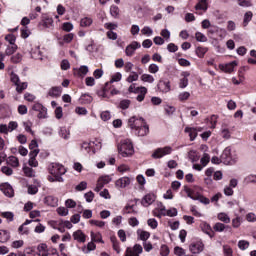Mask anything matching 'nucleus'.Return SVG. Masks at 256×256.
I'll return each instance as SVG.
<instances>
[{"instance_id": "1", "label": "nucleus", "mask_w": 256, "mask_h": 256, "mask_svg": "<svg viewBox=\"0 0 256 256\" xmlns=\"http://www.w3.org/2000/svg\"><path fill=\"white\" fill-rule=\"evenodd\" d=\"M128 127H130L131 131L138 137H145L149 135V125L145 119L137 116H133L128 120Z\"/></svg>"}, {"instance_id": "2", "label": "nucleus", "mask_w": 256, "mask_h": 256, "mask_svg": "<svg viewBox=\"0 0 256 256\" xmlns=\"http://www.w3.org/2000/svg\"><path fill=\"white\" fill-rule=\"evenodd\" d=\"M48 173L50 174L48 176V181L50 183H63V175L67 173V170L65 169L64 165H61L59 163H51L48 166Z\"/></svg>"}, {"instance_id": "3", "label": "nucleus", "mask_w": 256, "mask_h": 256, "mask_svg": "<svg viewBox=\"0 0 256 256\" xmlns=\"http://www.w3.org/2000/svg\"><path fill=\"white\" fill-rule=\"evenodd\" d=\"M118 154L122 157H133L135 154V148L133 147V142L130 139H122L117 144Z\"/></svg>"}, {"instance_id": "4", "label": "nucleus", "mask_w": 256, "mask_h": 256, "mask_svg": "<svg viewBox=\"0 0 256 256\" xmlns=\"http://www.w3.org/2000/svg\"><path fill=\"white\" fill-rule=\"evenodd\" d=\"M221 159L224 165H235L236 162L239 161V156L231 147H226L221 154Z\"/></svg>"}, {"instance_id": "5", "label": "nucleus", "mask_w": 256, "mask_h": 256, "mask_svg": "<svg viewBox=\"0 0 256 256\" xmlns=\"http://www.w3.org/2000/svg\"><path fill=\"white\" fill-rule=\"evenodd\" d=\"M80 149L81 151H84L85 153H88L89 155H94L95 151H98V149H101V142L95 140V141H84L80 143Z\"/></svg>"}, {"instance_id": "6", "label": "nucleus", "mask_w": 256, "mask_h": 256, "mask_svg": "<svg viewBox=\"0 0 256 256\" xmlns=\"http://www.w3.org/2000/svg\"><path fill=\"white\" fill-rule=\"evenodd\" d=\"M129 93H135V95H138L136 97V101H139V103L145 101V96L147 95V89L143 86L137 87L135 84H132L128 88Z\"/></svg>"}, {"instance_id": "7", "label": "nucleus", "mask_w": 256, "mask_h": 256, "mask_svg": "<svg viewBox=\"0 0 256 256\" xmlns=\"http://www.w3.org/2000/svg\"><path fill=\"white\" fill-rule=\"evenodd\" d=\"M171 153H173V148H171L170 146H166L164 148H157L153 152L152 157L153 159H161L165 157V155H171Z\"/></svg>"}, {"instance_id": "8", "label": "nucleus", "mask_w": 256, "mask_h": 256, "mask_svg": "<svg viewBox=\"0 0 256 256\" xmlns=\"http://www.w3.org/2000/svg\"><path fill=\"white\" fill-rule=\"evenodd\" d=\"M141 253H143V246L136 244L134 247L126 249L125 256H139Z\"/></svg>"}, {"instance_id": "9", "label": "nucleus", "mask_w": 256, "mask_h": 256, "mask_svg": "<svg viewBox=\"0 0 256 256\" xmlns=\"http://www.w3.org/2000/svg\"><path fill=\"white\" fill-rule=\"evenodd\" d=\"M239 65L237 61H232L227 64H220L219 70L223 71L224 73H233L235 71V68Z\"/></svg>"}, {"instance_id": "10", "label": "nucleus", "mask_w": 256, "mask_h": 256, "mask_svg": "<svg viewBox=\"0 0 256 256\" xmlns=\"http://www.w3.org/2000/svg\"><path fill=\"white\" fill-rule=\"evenodd\" d=\"M203 249H205V244H203L201 241H196V242L190 244V246H189V250L194 255L202 253Z\"/></svg>"}, {"instance_id": "11", "label": "nucleus", "mask_w": 256, "mask_h": 256, "mask_svg": "<svg viewBox=\"0 0 256 256\" xmlns=\"http://www.w3.org/2000/svg\"><path fill=\"white\" fill-rule=\"evenodd\" d=\"M140 47H141V44L137 41H134L130 45H128L125 49V53L127 57H133V55L135 54V51H137V49H140Z\"/></svg>"}, {"instance_id": "12", "label": "nucleus", "mask_w": 256, "mask_h": 256, "mask_svg": "<svg viewBox=\"0 0 256 256\" xmlns=\"http://www.w3.org/2000/svg\"><path fill=\"white\" fill-rule=\"evenodd\" d=\"M157 87L161 93H169L171 91V82L169 80H159Z\"/></svg>"}, {"instance_id": "13", "label": "nucleus", "mask_w": 256, "mask_h": 256, "mask_svg": "<svg viewBox=\"0 0 256 256\" xmlns=\"http://www.w3.org/2000/svg\"><path fill=\"white\" fill-rule=\"evenodd\" d=\"M0 190L6 197H13L15 195V191L13 190V186L9 183H4L0 185Z\"/></svg>"}, {"instance_id": "14", "label": "nucleus", "mask_w": 256, "mask_h": 256, "mask_svg": "<svg viewBox=\"0 0 256 256\" xmlns=\"http://www.w3.org/2000/svg\"><path fill=\"white\" fill-rule=\"evenodd\" d=\"M131 185V178L125 176L122 177L115 182V186L118 189H125V187H129Z\"/></svg>"}, {"instance_id": "15", "label": "nucleus", "mask_w": 256, "mask_h": 256, "mask_svg": "<svg viewBox=\"0 0 256 256\" xmlns=\"http://www.w3.org/2000/svg\"><path fill=\"white\" fill-rule=\"evenodd\" d=\"M152 213H153L154 217H159V219H161V217L167 216V209L165 208V206L162 203H159L157 208L154 209Z\"/></svg>"}, {"instance_id": "16", "label": "nucleus", "mask_w": 256, "mask_h": 256, "mask_svg": "<svg viewBox=\"0 0 256 256\" xmlns=\"http://www.w3.org/2000/svg\"><path fill=\"white\" fill-rule=\"evenodd\" d=\"M65 229H73V224L69 220H58L57 230L60 233H65Z\"/></svg>"}, {"instance_id": "17", "label": "nucleus", "mask_w": 256, "mask_h": 256, "mask_svg": "<svg viewBox=\"0 0 256 256\" xmlns=\"http://www.w3.org/2000/svg\"><path fill=\"white\" fill-rule=\"evenodd\" d=\"M30 55L32 59L43 61V51H41V48L39 46H34L30 51Z\"/></svg>"}, {"instance_id": "18", "label": "nucleus", "mask_w": 256, "mask_h": 256, "mask_svg": "<svg viewBox=\"0 0 256 256\" xmlns=\"http://www.w3.org/2000/svg\"><path fill=\"white\" fill-rule=\"evenodd\" d=\"M72 237L77 243H85V241H87V235H85L82 230L74 231Z\"/></svg>"}, {"instance_id": "19", "label": "nucleus", "mask_w": 256, "mask_h": 256, "mask_svg": "<svg viewBox=\"0 0 256 256\" xmlns=\"http://www.w3.org/2000/svg\"><path fill=\"white\" fill-rule=\"evenodd\" d=\"M200 229L208 235V237H214L213 228H211V225L205 221H201L200 223Z\"/></svg>"}, {"instance_id": "20", "label": "nucleus", "mask_w": 256, "mask_h": 256, "mask_svg": "<svg viewBox=\"0 0 256 256\" xmlns=\"http://www.w3.org/2000/svg\"><path fill=\"white\" fill-rule=\"evenodd\" d=\"M58 135L64 141H69L71 139V130L67 127H60Z\"/></svg>"}, {"instance_id": "21", "label": "nucleus", "mask_w": 256, "mask_h": 256, "mask_svg": "<svg viewBox=\"0 0 256 256\" xmlns=\"http://www.w3.org/2000/svg\"><path fill=\"white\" fill-rule=\"evenodd\" d=\"M155 203V194H147L142 199V205L144 207H149V205H153Z\"/></svg>"}, {"instance_id": "22", "label": "nucleus", "mask_w": 256, "mask_h": 256, "mask_svg": "<svg viewBox=\"0 0 256 256\" xmlns=\"http://www.w3.org/2000/svg\"><path fill=\"white\" fill-rule=\"evenodd\" d=\"M195 9L196 11H207V9H209V0H199Z\"/></svg>"}, {"instance_id": "23", "label": "nucleus", "mask_w": 256, "mask_h": 256, "mask_svg": "<svg viewBox=\"0 0 256 256\" xmlns=\"http://www.w3.org/2000/svg\"><path fill=\"white\" fill-rule=\"evenodd\" d=\"M89 73V67L87 66H81L78 69H74V75L76 77H85Z\"/></svg>"}, {"instance_id": "24", "label": "nucleus", "mask_w": 256, "mask_h": 256, "mask_svg": "<svg viewBox=\"0 0 256 256\" xmlns=\"http://www.w3.org/2000/svg\"><path fill=\"white\" fill-rule=\"evenodd\" d=\"M136 233H137L138 239H140V241H144V243L147 241V239H149V237H151V233L143 229H138Z\"/></svg>"}, {"instance_id": "25", "label": "nucleus", "mask_w": 256, "mask_h": 256, "mask_svg": "<svg viewBox=\"0 0 256 256\" xmlns=\"http://www.w3.org/2000/svg\"><path fill=\"white\" fill-rule=\"evenodd\" d=\"M75 37V35L73 33H69L63 36V39H58V45H60V47H63V45H65V43H71V41H73V38Z\"/></svg>"}, {"instance_id": "26", "label": "nucleus", "mask_w": 256, "mask_h": 256, "mask_svg": "<svg viewBox=\"0 0 256 256\" xmlns=\"http://www.w3.org/2000/svg\"><path fill=\"white\" fill-rule=\"evenodd\" d=\"M184 131L185 133H188L190 141H195V139H197V130L195 129V127L187 126Z\"/></svg>"}, {"instance_id": "27", "label": "nucleus", "mask_w": 256, "mask_h": 256, "mask_svg": "<svg viewBox=\"0 0 256 256\" xmlns=\"http://www.w3.org/2000/svg\"><path fill=\"white\" fill-rule=\"evenodd\" d=\"M184 191H185L187 197H189L190 199H193V201H197V198L200 195L199 193L191 190V188H189L187 186L184 187Z\"/></svg>"}, {"instance_id": "28", "label": "nucleus", "mask_w": 256, "mask_h": 256, "mask_svg": "<svg viewBox=\"0 0 256 256\" xmlns=\"http://www.w3.org/2000/svg\"><path fill=\"white\" fill-rule=\"evenodd\" d=\"M91 25H93V18L89 17V16H85L83 18H81L80 20V27H91Z\"/></svg>"}, {"instance_id": "29", "label": "nucleus", "mask_w": 256, "mask_h": 256, "mask_svg": "<svg viewBox=\"0 0 256 256\" xmlns=\"http://www.w3.org/2000/svg\"><path fill=\"white\" fill-rule=\"evenodd\" d=\"M61 93H63V89L59 86H56V87H52L49 90L48 95H50V97H60Z\"/></svg>"}, {"instance_id": "30", "label": "nucleus", "mask_w": 256, "mask_h": 256, "mask_svg": "<svg viewBox=\"0 0 256 256\" xmlns=\"http://www.w3.org/2000/svg\"><path fill=\"white\" fill-rule=\"evenodd\" d=\"M91 241L94 243H105L103 241V236L99 232H90Z\"/></svg>"}, {"instance_id": "31", "label": "nucleus", "mask_w": 256, "mask_h": 256, "mask_svg": "<svg viewBox=\"0 0 256 256\" xmlns=\"http://www.w3.org/2000/svg\"><path fill=\"white\" fill-rule=\"evenodd\" d=\"M208 33H221L220 37H225V35H227V31L225 29L219 28L217 26L210 27Z\"/></svg>"}, {"instance_id": "32", "label": "nucleus", "mask_w": 256, "mask_h": 256, "mask_svg": "<svg viewBox=\"0 0 256 256\" xmlns=\"http://www.w3.org/2000/svg\"><path fill=\"white\" fill-rule=\"evenodd\" d=\"M11 239V234L7 230H0V243H7Z\"/></svg>"}, {"instance_id": "33", "label": "nucleus", "mask_w": 256, "mask_h": 256, "mask_svg": "<svg viewBox=\"0 0 256 256\" xmlns=\"http://www.w3.org/2000/svg\"><path fill=\"white\" fill-rule=\"evenodd\" d=\"M207 51H209V48L199 46L196 48L195 53H196L197 57H199V59H203V57H205V54L207 53Z\"/></svg>"}, {"instance_id": "34", "label": "nucleus", "mask_w": 256, "mask_h": 256, "mask_svg": "<svg viewBox=\"0 0 256 256\" xmlns=\"http://www.w3.org/2000/svg\"><path fill=\"white\" fill-rule=\"evenodd\" d=\"M95 249H97V246L95 245V243L92 241V242H89L87 244V246H84L82 247V251L83 253H85L86 255L88 253H91V251H95Z\"/></svg>"}, {"instance_id": "35", "label": "nucleus", "mask_w": 256, "mask_h": 256, "mask_svg": "<svg viewBox=\"0 0 256 256\" xmlns=\"http://www.w3.org/2000/svg\"><path fill=\"white\" fill-rule=\"evenodd\" d=\"M7 163L10 165V167H19V158L16 156H10L7 158Z\"/></svg>"}, {"instance_id": "36", "label": "nucleus", "mask_w": 256, "mask_h": 256, "mask_svg": "<svg viewBox=\"0 0 256 256\" xmlns=\"http://www.w3.org/2000/svg\"><path fill=\"white\" fill-rule=\"evenodd\" d=\"M110 241L112 243V247H113L114 251H116V253H121V248L119 247V241H117V237L112 236L110 238Z\"/></svg>"}, {"instance_id": "37", "label": "nucleus", "mask_w": 256, "mask_h": 256, "mask_svg": "<svg viewBox=\"0 0 256 256\" xmlns=\"http://www.w3.org/2000/svg\"><path fill=\"white\" fill-rule=\"evenodd\" d=\"M80 101H81V103H84V105H89V103L93 102V96H91L89 94H83L80 97Z\"/></svg>"}, {"instance_id": "38", "label": "nucleus", "mask_w": 256, "mask_h": 256, "mask_svg": "<svg viewBox=\"0 0 256 256\" xmlns=\"http://www.w3.org/2000/svg\"><path fill=\"white\" fill-rule=\"evenodd\" d=\"M217 217L219 221H222V223H231V218L225 212L219 213Z\"/></svg>"}, {"instance_id": "39", "label": "nucleus", "mask_w": 256, "mask_h": 256, "mask_svg": "<svg viewBox=\"0 0 256 256\" xmlns=\"http://www.w3.org/2000/svg\"><path fill=\"white\" fill-rule=\"evenodd\" d=\"M214 231L218 232V233H223V231L225 229H229V226H225V224L221 223V222H217L214 227H213Z\"/></svg>"}, {"instance_id": "40", "label": "nucleus", "mask_w": 256, "mask_h": 256, "mask_svg": "<svg viewBox=\"0 0 256 256\" xmlns=\"http://www.w3.org/2000/svg\"><path fill=\"white\" fill-rule=\"evenodd\" d=\"M140 79L144 83H155V78L150 74H143Z\"/></svg>"}, {"instance_id": "41", "label": "nucleus", "mask_w": 256, "mask_h": 256, "mask_svg": "<svg viewBox=\"0 0 256 256\" xmlns=\"http://www.w3.org/2000/svg\"><path fill=\"white\" fill-rule=\"evenodd\" d=\"M251 19H253V12L248 11L244 14V20H243V24L244 27H247V25H249Z\"/></svg>"}, {"instance_id": "42", "label": "nucleus", "mask_w": 256, "mask_h": 256, "mask_svg": "<svg viewBox=\"0 0 256 256\" xmlns=\"http://www.w3.org/2000/svg\"><path fill=\"white\" fill-rule=\"evenodd\" d=\"M249 241L247 240H240L238 241V248L241 250V251H245L247 249H249Z\"/></svg>"}, {"instance_id": "43", "label": "nucleus", "mask_w": 256, "mask_h": 256, "mask_svg": "<svg viewBox=\"0 0 256 256\" xmlns=\"http://www.w3.org/2000/svg\"><path fill=\"white\" fill-rule=\"evenodd\" d=\"M195 38L199 43H207V36L201 32H196Z\"/></svg>"}, {"instance_id": "44", "label": "nucleus", "mask_w": 256, "mask_h": 256, "mask_svg": "<svg viewBox=\"0 0 256 256\" xmlns=\"http://www.w3.org/2000/svg\"><path fill=\"white\" fill-rule=\"evenodd\" d=\"M147 225L150 229H157L159 222L155 218H150L147 220Z\"/></svg>"}, {"instance_id": "45", "label": "nucleus", "mask_w": 256, "mask_h": 256, "mask_svg": "<svg viewBox=\"0 0 256 256\" xmlns=\"http://www.w3.org/2000/svg\"><path fill=\"white\" fill-rule=\"evenodd\" d=\"M23 127L27 133H31V135H34L35 132L31 129L33 127V123L31 121L23 122Z\"/></svg>"}, {"instance_id": "46", "label": "nucleus", "mask_w": 256, "mask_h": 256, "mask_svg": "<svg viewBox=\"0 0 256 256\" xmlns=\"http://www.w3.org/2000/svg\"><path fill=\"white\" fill-rule=\"evenodd\" d=\"M17 93H21L22 91H25L27 89L28 84L27 82H19L15 85Z\"/></svg>"}, {"instance_id": "47", "label": "nucleus", "mask_w": 256, "mask_h": 256, "mask_svg": "<svg viewBox=\"0 0 256 256\" xmlns=\"http://www.w3.org/2000/svg\"><path fill=\"white\" fill-rule=\"evenodd\" d=\"M98 97H101L102 99H109V94H107V87L101 88L97 91Z\"/></svg>"}, {"instance_id": "48", "label": "nucleus", "mask_w": 256, "mask_h": 256, "mask_svg": "<svg viewBox=\"0 0 256 256\" xmlns=\"http://www.w3.org/2000/svg\"><path fill=\"white\" fill-rule=\"evenodd\" d=\"M211 161V156H209V154L205 153L203 155V157L200 160V163L203 167H207V165L209 164V162Z\"/></svg>"}, {"instance_id": "49", "label": "nucleus", "mask_w": 256, "mask_h": 256, "mask_svg": "<svg viewBox=\"0 0 256 256\" xmlns=\"http://www.w3.org/2000/svg\"><path fill=\"white\" fill-rule=\"evenodd\" d=\"M5 41H7L9 45H16L15 42L17 41V37H15L13 34H7L5 36Z\"/></svg>"}, {"instance_id": "50", "label": "nucleus", "mask_w": 256, "mask_h": 256, "mask_svg": "<svg viewBox=\"0 0 256 256\" xmlns=\"http://www.w3.org/2000/svg\"><path fill=\"white\" fill-rule=\"evenodd\" d=\"M130 106H131V100H128V99H124L119 103L120 109H123V110L129 109Z\"/></svg>"}, {"instance_id": "51", "label": "nucleus", "mask_w": 256, "mask_h": 256, "mask_svg": "<svg viewBox=\"0 0 256 256\" xmlns=\"http://www.w3.org/2000/svg\"><path fill=\"white\" fill-rule=\"evenodd\" d=\"M23 172L26 177H35V171L33 170V168L25 166L23 168Z\"/></svg>"}, {"instance_id": "52", "label": "nucleus", "mask_w": 256, "mask_h": 256, "mask_svg": "<svg viewBox=\"0 0 256 256\" xmlns=\"http://www.w3.org/2000/svg\"><path fill=\"white\" fill-rule=\"evenodd\" d=\"M45 201L47 204H49L51 207H55L57 206V198L53 197V196H47L45 198Z\"/></svg>"}, {"instance_id": "53", "label": "nucleus", "mask_w": 256, "mask_h": 256, "mask_svg": "<svg viewBox=\"0 0 256 256\" xmlns=\"http://www.w3.org/2000/svg\"><path fill=\"white\" fill-rule=\"evenodd\" d=\"M25 245V242L23 240H15L11 244L12 249H21Z\"/></svg>"}, {"instance_id": "54", "label": "nucleus", "mask_w": 256, "mask_h": 256, "mask_svg": "<svg viewBox=\"0 0 256 256\" xmlns=\"http://www.w3.org/2000/svg\"><path fill=\"white\" fill-rule=\"evenodd\" d=\"M62 30L66 31V33H70V31H73V23H71V22H64L62 24Z\"/></svg>"}, {"instance_id": "55", "label": "nucleus", "mask_w": 256, "mask_h": 256, "mask_svg": "<svg viewBox=\"0 0 256 256\" xmlns=\"http://www.w3.org/2000/svg\"><path fill=\"white\" fill-rule=\"evenodd\" d=\"M123 79V75L120 72H116L114 75H112L110 83H118V81H121Z\"/></svg>"}, {"instance_id": "56", "label": "nucleus", "mask_w": 256, "mask_h": 256, "mask_svg": "<svg viewBox=\"0 0 256 256\" xmlns=\"http://www.w3.org/2000/svg\"><path fill=\"white\" fill-rule=\"evenodd\" d=\"M244 183L246 185H249V183H256V175L255 174H250L244 178Z\"/></svg>"}, {"instance_id": "57", "label": "nucleus", "mask_w": 256, "mask_h": 256, "mask_svg": "<svg viewBox=\"0 0 256 256\" xmlns=\"http://www.w3.org/2000/svg\"><path fill=\"white\" fill-rule=\"evenodd\" d=\"M17 51V44H11L10 46H7L6 48V55H13Z\"/></svg>"}, {"instance_id": "58", "label": "nucleus", "mask_w": 256, "mask_h": 256, "mask_svg": "<svg viewBox=\"0 0 256 256\" xmlns=\"http://www.w3.org/2000/svg\"><path fill=\"white\" fill-rule=\"evenodd\" d=\"M110 15H112L115 19L119 17V7L113 5L110 7Z\"/></svg>"}, {"instance_id": "59", "label": "nucleus", "mask_w": 256, "mask_h": 256, "mask_svg": "<svg viewBox=\"0 0 256 256\" xmlns=\"http://www.w3.org/2000/svg\"><path fill=\"white\" fill-rule=\"evenodd\" d=\"M90 225H95V227H99L100 229H103L105 227V222L101 220H90Z\"/></svg>"}, {"instance_id": "60", "label": "nucleus", "mask_w": 256, "mask_h": 256, "mask_svg": "<svg viewBox=\"0 0 256 256\" xmlns=\"http://www.w3.org/2000/svg\"><path fill=\"white\" fill-rule=\"evenodd\" d=\"M238 5L240 7H253V2L251 0H238Z\"/></svg>"}, {"instance_id": "61", "label": "nucleus", "mask_w": 256, "mask_h": 256, "mask_svg": "<svg viewBox=\"0 0 256 256\" xmlns=\"http://www.w3.org/2000/svg\"><path fill=\"white\" fill-rule=\"evenodd\" d=\"M189 97H191V93H189V92H181L178 95V100L179 101H187L189 99Z\"/></svg>"}, {"instance_id": "62", "label": "nucleus", "mask_w": 256, "mask_h": 256, "mask_svg": "<svg viewBox=\"0 0 256 256\" xmlns=\"http://www.w3.org/2000/svg\"><path fill=\"white\" fill-rule=\"evenodd\" d=\"M223 253H224V256H233V249L229 245H224Z\"/></svg>"}, {"instance_id": "63", "label": "nucleus", "mask_w": 256, "mask_h": 256, "mask_svg": "<svg viewBox=\"0 0 256 256\" xmlns=\"http://www.w3.org/2000/svg\"><path fill=\"white\" fill-rule=\"evenodd\" d=\"M142 35H146L147 37H151V35H153V29H151V27L149 26H145L142 30H141Z\"/></svg>"}, {"instance_id": "64", "label": "nucleus", "mask_w": 256, "mask_h": 256, "mask_svg": "<svg viewBox=\"0 0 256 256\" xmlns=\"http://www.w3.org/2000/svg\"><path fill=\"white\" fill-rule=\"evenodd\" d=\"M169 253H170V251H169V246H167V245H162L161 247H160V255L161 256H167V255H169Z\"/></svg>"}]
</instances>
